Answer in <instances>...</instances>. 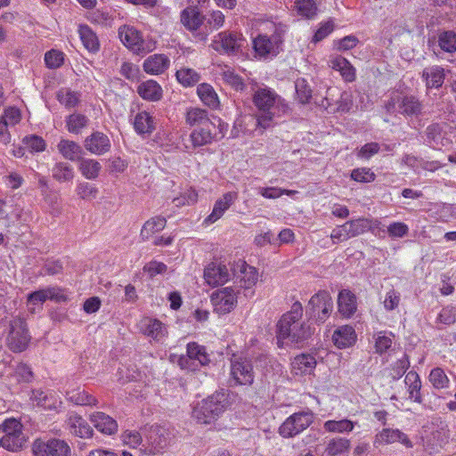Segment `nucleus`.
I'll use <instances>...</instances> for the list:
<instances>
[{
    "instance_id": "1",
    "label": "nucleus",
    "mask_w": 456,
    "mask_h": 456,
    "mask_svg": "<svg viewBox=\"0 0 456 456\" xmlns=\"http://www.w3.org/2000/svg\"><path fill=\"white\" fill-rule=\"evenodd\" d=\"M228 125L217 117H213V121L199 126L190 134L191 145L186 146L189 151L198 147L208 145L215 141L222 139L227 132Z\"/></svg>"
},
{
    "instance_id": "39",
    "label": "nucleus",
    "mask_w": 456,
    "mask_h": 456,
    "mask_svg": "<svg viewBox=\"0 0 456 456\" xmlns=\"http://www.w3.org/2000/svg\"><path fill=\"white\" fill-rule=\"evenodd\" d=\"M404 383L407 387L409 399L412 400L413 402L420 403L421 381L419 374L415 371H409L405 376Z\"/></svg>"
},
{
    "instance_id": "26",
    "label": "nucleus",
    "mask_w": 456,
    "mask_h": 456,
    "mask_svg": "<svg viewBox=\"0 0 456 456\" xmlns=\"http://www.w3.org/2000/svg\"><path fill=\"white\" fill-rule=\"evenodd\" d=\"M329 66L338 71L346 82H353L356 78V70L354 67L346 58L338 55L331 57L329 61Z\"/></svg>"
},
{
    "instance_id": "33",
    "label": "nucleus",
    "mask_w": 456,
    "mask_h": 456,
    "mask_svg": "<svg viewBox=\"0 0 456 456\" xmlns=\"http://www.w3.org/2000/svg\"><path fill=\"white\" fill-rule=\"evenodd\" d=\"M197 94L201 102L212 110L220 107V100L214 87L208 83H201L197 87Z\"/></svg>"
},
{
    "instance_id": "9",
    "label": "nucleus",
    "mask_w": 456,
    "mask_h": 456,
    "mask_svg": "<svg viewBox=\"0 0 456 456\" xmlns=\"http://www.w3.org/2000/svg\"><path fill=\"white\" fill-rule=\"evenodd\" d=\"M303 315V306L299 301H295L289 313H287V324L289 319L293 323L299 321ZM312 330L306 323L294 324L287 327V338L291 342L300 343L310 338Z\"/></svg>"
},
{
    "instance_id": "35",
    "label": "nucleus",
    "mask_w": 456,
    "mask_h": 456,
    "mask_svg": "<svg viewBox=\"0 0 456 456\" xmlns=\"http://www.w3.org/2000/svg\"><path fill=\"white\" fill-rule=\"evenodd\" d=\"M67 423L70 433L78 437L89 438L93 435V429L91 427L81 416L77 414H71L69 417Z\"/></svg>"
},
{
    "instance_id": "10",
    "label": "nucleus",
    "mask_w": 456,
    "mask_h": 456,
    "mask_svg": "<svg viewBox=\"0 0 456 456\" xmlns=\"http://www.w3.org/2000/svg\"><path fill=\"white\" fill-rule=\"evenodd\" d=\"M254 381L253 367L249 361L242 358H234L231 363L230 382L234 386L251 385Z\"/></svg>"
},
{
    "instance_id": "12",
    "label": "nucleus",
    "mask_w": 456,
    "mask_h": 456,
    "mask_svg": "<svg viewBox=\"0 0 456 456\" xmlns=\"http://www.w3.org/2000/svg\"><path fill=\"white\" fill-rule=\"evenodd\" d=\"M211 302L216 313L225 314L230 313L237 304V296L233 289L224 288L211 295Z\"/></svg>"
},
{
    "instance_id": "44",
    "label": "nucleus",
    "mask_w": 456,
    "mask_h": 456,
    "mask_svg": "<svg viewBox=\"0 0 456 456\" xmlns=\"http://www.w3.org/2000/svg\"><path fill=\"white\" fill-rule=\"evenodd\" d=\"M354 422L348 419L339 420L330 419L324 422L323 428L329 433H349L354 428Z\"/></svg>"
},
{
    "instance_id": "23",
    "label": "nucleus",
    "mask_w": 456,
    "mask_h": 456,
    "mask_svg": "<svg viewBox=\"0 0 456 456\" xmlns=\"http://www.w3.org/2000/svg\"><path fill=\"white\" fill-rule=\"evenodd\" d=\"M170 65L169 58L161 53H155L149 56L143 61V70L151 76H157L164 73Z\"/></svg>"
},
{
    "instance_id": "11",
    "label": "nucleus",
    "mask_w": 456,
    "mask_h": 456,
    "mask_svg": "<svg viewBox=\"0 0 456 456\" xmlns=\"http://www.w3.org/2000/svg\"><path fill=\"white\" fill-rule=\"evenodd\" d=\"M311 314L320 322H324L333 309L332 299L327 291L321 290L309 300Z\"/></svg>"
},
{
    "instance_id": "62",
    "label": "nucleus",
    "mask_w": 456,
    "mask_h": 456,
    "mask_svg": "<svg viewBox=\"0 0 456 456\" xmlns=\"http://www.w3.org/2000/svg\"><path fill=\"white\" fill-rule=\"evenodd\" d=\"M63 53L57 50H50L45 54V62L49 69H57L63 63Z\"/></svg>"
},
{
    "instance_id": "28",
    "label": "nucleus",
    "mask_w": 456,
    "mask_h": 456,
    "mask_svg": "<svg viewBox=\"0 0 456 456\" xmlns=\"http://www.w3.org/2000/svg\"><path fill=\"white\" fill-rule=\"evenodd\" d=\"M90 420L94 428L102 434L112 435L118 430L117 421L104 412L97 411L91 414Z\"/></svg>"
},
{
    "instance_id": "53",
    "label": "nucleus",
    "mask_w": 456,
    "mask_h": 456,
    "mask_svg": "<svg viewBox=\"0 0 456 456\" xmlns=\"http://www.w3.org/2000/svg\"><path fill=\"white\" fill-rule=\"evenodd\" d=\"M187 354L191 359L199 361L201 365H206L209 362V358L205 347L195 342L187 345Z\"/></svg>"
},
{
    "instance_id": "7",
    "label": "nucleus",
    "mask_w": 456,
    "mask_h": 456,
    "mask_svg": "<svg viewBox=\"0 0 456 456\" xmlns=\"http://www.w3.org/2000/svg\"><path fill=\"white\" fill-rule=\"evenodd\" d=\"M385 106L387 112L398 113L405 118L418 117L423 110L422 102L417 96L404 94L393 95Z\"/></svg>"
},
{
    "instance_id": "42",
    "label": "nucleus",
    "mask_w": 456,
    "mask_h": 456,
    "mask_svg": "<svg viewBox=\"0 0 456 456\" xmlns=\"http://www.w3.org/2000/svg\"><path fill=\"white\" fill-rule=\"evenodd\" d=\"M79 37L84 46L92 53H95L99 50V40L95 33L86 25L79 26Z\"/></svg>"
},
{
    "instance_id": "47",
    "label": "nucleus",
    "mask_w": 456,
    "mask_h": 456,
    "mask_svg": "<svg viewBox=\"0 0 456 456\" xmlns=\"http://www.w3.org/2000/svg\"><path fill=\"white\" fill-rule=\"evenodd\" d=\"M58 150L65 159L69 160H76L81 153V147L78 144L64 139L58 143Z\"/></svg>"
},
{
    "instance_id": "60",
    "label": "nucleus",
    "mask_w": 456,
    "mask_h": 456,
    "mask_svg": "<svg viewBox=\"0 0 456 456\" xmlns=\"http://www.w3.org/2000/svg\"><path fill=\"white\" fill-rule=\"evenodd\" d=\"M51 456H70V448L69 444L59 439L48 441Z\"/></svg>"
},
{
    "instance_id": "24",
    "label": "nucleus",
    "mask_w": 456,
    "mask_h": 456,
    "mask_svg": "<svg viewBox=\"0 0 456 456\" xmlns=\"http://www.w3.org/2000/svg\"><path fill=\"white\" fill-rule=\"evenodd\" d=\"M356 333L354 329L350 325H343L338 327L332 335V341L338 348H347L354 345L356 342Z\"/></svg>"
},
{
    "instance_id": "8",
    "label": "nucleus",
    "mask_w": 456,
    "mask_h": 456,
    "mask_svg": "<svg viewBox=\"0 0 456 456\" xmlns=\"http://www.w3.org/2000/svg\"><path fill=\"white\" fill-rule=\"evenodd\" d=\"M2 428L4 436L0 440V445L11 452L21 450L26 443L22 424L15 419H9L2 424Z\"/></svg>"
},
{
    "instance_id": "41",
    "label": "nucleus",
    "mask_w": 456,
    "mask_h": 456,
    "mask_svg": "<svg viewBox=\"0 0 456 456\" xmlns=\"http://www.w3.org/2000/svg\"><path fill=\"white\" fill-rule=\"evenodd\" d=\"M428 144L434 148L446 145L448 140L444 138L442 126L439 124H431L426 128Z\"/></svg>"
},
{
    "instance_id": "61",
    "label": "nucleus",
    "mask_w": 456,
    "mask_h": 456,
    "mask_svg": "<svg viewBox=\"0 0 456 456\" xmlns=\"http://www.w3.org/2000/svg\"><path fill=\"white\" fill-rule=\"evenodd\" d=\"M387 232L390 238L401 239L409 233V227L403 222H394L387 226Z\"/></svg>"
},
{
    "instance_id": "2",
    "label": "nucleus",
    "mask_w": 456,
    "mask_h": 456,
    "mask_svg": "<svg viewBox=\"0 0 456 456\" xmlns=\"http://www.w3.org/2000/svg\"><path fill=\"white\" fill-rule=\"evenodd\" d=\"M4 333L5 346L12 353H21L28 348L31 336L24 318L12 317L8 322Z\"/></svg>"
},
{
    "instance_id": "36",
    "label": "nucleus",
    "mask_w": 456,
    "mask_h": 456,
    "mask_svg": "<svg viewBox=\"0 0 456 456\" xmlns=\"http://www.w3.org/2000/svg\"><path fill=\"white\" fill-rule=\"evenodd\" d=\"M351 442L346 437H333L330 439L325 447L328 456H343L349 452Z\"/></svg>"
},
{
    "instance_id": "34",
    "label": "nucleus",
    "mask_w": 456,
    "mask_h": 456,
    "mask_svg": "<svg viewBox=\"0 0 456 456\" xmlns=\"http://www.w3.org/2000/svg\"><path fill=\"white\" fill-rule=\"evenodd\" d=\"M338 306L339 313L344 317H351L357 308L355 296L347 289L341 290L338 297Z\"/></svg>"
},
{
    "instance_id": "30",
    "label": "nucleus",
    "mask_w": 456,
    "mask_h": 456,
    "mask_svg": "<svg viewBox=\"0 0 456 456\" xmlns=\"http://www.w3.org/2000/svg\"><path fill=\"white\" fill-rule=\"evenodd\" d=\"M167 219L162 216H154L144 222L140 232V237L142 240H148L153 238L157 233L165 229Z\"/></svg>"
},
{
    "instance_id": "19",
    "label": "nucleus",
    "mask_w": 456,
    "mask_h": 456,
    "mask_svg": "<svg viewBox=\"0 0 456 456\" xmlns=\"http://www.w3.org/2000/svg\"><path fill=\"white\" fill-rule=\"evenodd\" d=\"M232 274L240 282L242 283L246 289H248L256 284L258 280V273L256 269L246 264V262L240 258L237 262V267L232 269Z\"/></svg>"
},
{
    "instance_id": "4",
    "label": "nucleus",
    "mask_w": 456,
    "mask_h": 456,
    "mask_svg": "<svg viewBox=\"0 0 456 456\" xmlns=\"http://www.w3.org/2000/svg\"><path fill=\"white\" fill-rule=\"evenodd\" d=\"M248 46L247 39L240 31L225 30L216 34L212 40L211 47L228 55L242 53Z\"/></svg>"
},
{
    "instance_id": "18",
    "label": "nucleus",
    "mask_w": 456,
    "mask_h": 456,
    "mask_svg": "<svg viewBox=\"0 0 456 456\" xmlns=\"http://www.w3.org/2000/svg\"><path fill=\"white\" fill-rule=\"evenodd\" d=\"M225 15L217 9H212L204 14V32L198 33L200 40L206 41L209 33L218 30L224 26Z\"/></svg>"
},
{
    "instance_id": "49",
    "label": "nucleus",
    "mask_w": 456,
    "mask_h": 456,
    "mask_svg": "<svg viewBox=\"0 0 456 456\" xmlns=\"http://www.w3.org/2000/svg\"><path fill=\"white\" fill-rule=\"evenodd\" d=\"M428 380L436 389L447 388L450 385V379L446 373L443 369L438 367L430 371Z\"/></svg>"
},
{
    "instance_id": "29",
    "label": "nucleus",
    "mask_w": 456,
    "mask_h": 456,
    "mask_svg": "<svg viewBox=\"0 0 456 456\" xmlns=\"http://www.w3.org/2000/svg\"><path fill=\"white\" fill-rule=\"evenodd\" d=\"M279 40L270 39L266 36L259 35L253 40L255 52L260 57L274 56L277 53Z\"/></svg>"
},
{
    "instance_id": "6",
    "label": "nucleus",
    "mask_w": 456,
    "mask_h": 456,
    "mask_svg": "<svg viewBox=\"0 0 456 456\" xmlns=\"http://www.w3.org/2000/svg\"><path fill=\"white\" fill-rule=\"evenodd\" d=\"M278 95L274 90L267 87H259L253 94V102L262 114L257 118V125L263 128H267L272 125L273 113L272 109L274 107Z\"/></svg>"
},
{
    "instance_id": "54",
    "label": "nucleus",
    "mask_w": 456,
    "mask_h": 456,
    "mask_svg": "<svg viewBox=\"0 0 456 456\" xmlns=\"http://www.w3.org/2000/svg\"><path fill=\"white\" fill-rule=\"evenodd\" d=\"M53 176L57 181L64 183L73 179L74 171L67 163H57L53 168Z\"/></svg>"
},
{
    "instance_id": "22",
    "label": "nucleus",
    "mask_w": 456,
    "mask_h": 456,
    "mask_svg": "<svg viewBox=\"0 0 456 456\" xmlns=\"http://www.w3.org/2000/svg\"><path fill=\"white\" fill-rule=\"evenodd\" d=\"M20 120V112L17 108L9 107L0 115V142L6 144L11 141V135L7 130L8 126H13Z\"/></svg>"
},
{
    "instance_id": "52",
    "label": "nucleus",
    "mask_w": 456,
    "mask_h": 456,
    "mask_svg": "<svg viewBox=\"0 0 456 456\" xmlns=\"http://www.w3.org/2000/svg\"><path fill=\"white\" fill-rule=\"evenodd\" d=\"M198 192L193 188L184 189L179 196L174 198L173 202L176 207L194 205L198 201Z\"/></svg>"
},
{
    "instance_id": "51",
    "label": "nucleus",
    "mask_w": 456,
    "mask_h": 456,
    "mask_svg": "<svg viewBox=\"0 0 456 456\" xmlns=\"http://www.w3.org/2000/svg\"><path fill=\"white\" fill-rule=\"evenodd\" d=\"M438 45L444 52H456V33L452 30L441 32L438 36Z\"/></svg>"
},
{
    "instance_id": "43",
    "label": "nucleus",
    "mask_w": 456,
    "mask_h": 456,
    "mask_svg": "<svg viewBox=\"0 0 456 456\" xmlns=\"http://www.w3.org/2000/svg\"><path fill=\"white\" fill-rule=\"evenodd\" d=\"M372 340L374 342L376 353L381 354L387 352L392 346L394 342V335L392 332L387 330L378 331L372 335Z\"/></svg>"
},
{
    "instance_id": "45",
    "label": "nucleus",
    "mask_w": 456,
    "mask_h": 456,
    "mask_svg": "<svg viewBox=\"0 0 456 456\" xmlns=\"http://www.w3.org/2000/svg\"><path fill=\"white\" fill-rule=\"evenodd\" d=\"M78 169L85 178L94 180L99 176L102 166L95 159H84L80 160Z\"/></svg>"
},
{
    "instance_id": "64",
    "label": "nucleus",
    "mask_w": 456,
    "mask_h": 456,
    "mask_svg": "<svg viewBox=\"0 0 456 456\" xmlns=\"http://www.w3.org/2000/svg\"><path fill=\"white\" fill-rule=\"evenodd\" d=\"M57 99L62 105L68 108L76 106L78 102L77 95L69 89H61L57 93Z\"/></svg>"
},
{
    "instance_id": "3",
    "label": "nucleus",
    "mask_w": 456,
    "mask_h": 456,
    "mask_svg": "<svg viewBox=\"0 0 456 456\" xmlns=\"http://www.w3.org/2000/svg\"><path fill=\"white\" fill-rule=\"evenodd\" d=\"M118 37L122 44L136 54H146L157 48V41L152 37L143 38L141 32L131 25L121 26Z\"/></svg>"
},
{
    "instance_id": "15",
    "label": "nucleus",
    "mask_w": 456,
    "mask_h": 456,
    "mask_svg": "<svg viewBox=\"0 0 456 456\" xmlns=\"http://www.w3.org/2000/svg\"><path fill=\"white\" fill-rule=\"evenodd\" d=\"M181 24L190 32L196 35L201 33L200 28L204 25V14L197 6H188L180 12Z\"/></svg>"
},
{
    "instance_id": "17",
    "label": "nucleus",
    "mask_w": 456,
    "mask_h": 456,
    "mask_svg": "<svg viewBox=\"0 0 456 456\" xmlns=\"http://www.w3.org/2000/svg\"><path fill=\"white\" fill-rule=\"evenodd\" d=\"M140 331L151 338L153 340L159 342L167 336V329L159 320L143 317L139 322Z\"/></svg>"
},
{
    "instance_id": "31",
    "label": "nucleus",
    "mask_w": 456,
    "mask_h": 456,
    "mask_svg": "<svg viewBox=\"0 0 456 456\" xmlns=\"http://www.w3.org/2000/svg\"><path fill=\"white\" fill-rule=\"evenodd\" d=\"M422 78L428 89L439 88L444 82V69L437 65L427 67L422 71Z\"/></svg>"
},
{
    "instance_id": "14",
    "label": "nucleus",
    "mask_w": 456,
    "mask_h": 456,
    "mask_svg": "<svg viewBox=\"0 0 456 456\" xmlns=\"http://www.w3.org/2000/svg\"><path fill=\"white\" fill-rule=\"evenodd\" d=\"M395 442L401 443L407 448L412 447V443L408 438L407 435L403 433L397 428H383L378 432L373 440V445L379 447L394 444Z\"/></svg>"
},
{
    "instance_id": "55",
    "label": "nucleus",
    "mask_w": 456,
    "mask_h": 456,
    "mask_svg": "<svg viewBox=\"0 0 456 456\" xmlns=\"http://www.w3.org/2000/svg\"><path fill=\"white\" fill-rule=\"evenodd\" d=\"M77 196L84 200H93L98 195V188L86 182H80L76 188Z\"/></svg>"
},
{
    "instance_id": "46",
    "label": "nucleus",
    "mask_w": 456,
    "mask_h": 456,
    "mask_svg": "<svg viewBox=\"0 0 456 456\" xmlns=\"http://www.w3.org/2000/svg\"><path fill=\"white\" fill-rule=\"evenodd\" d=\"M177 81L184 87H191L200 80V75L193 69L181 68L175 73Z\"/></svg>"
},
{
    "instance_id": "5",
    "label": "nucleus",
    "mask_w": 456,
    "mask_h": 456,
    "mask_svg": "<svg viewBox=\"0 0 456 456\" xmlns=\"http://www.w3.org/2000/svg\"><path fill=\"white\" fill-rule=\"evenodd\" d=\"M225 398L224 394H215L202 400L192 411L193 418L201 424H210L224 411Z\"/></svg>"
},
{
    "instance_id": "40",
    "label": "nucleus",
    "mask_w": 456,
    "mask_h": 456,
    "mask_svg": "<svg viewBox=\"0 0 456 456\" xmlns=\"http://www.w3.org/2000/svg\"><path fill=\"white\" fill-rule=\"evenodd\" d=\"M67 399L77 404L82 406H95L98 403L97 399L81 388L72 389L67 392Z\"/></svg>"
},
{
    "instance_id": "13",
    "label": "nucleus",
    "mask_w": 456,
    "mask_h": 456,
    "mask_svg": "<svg viewBox=\"0 0 456 456\" xmlns=\"http://www.w3.org/2000/svg\"><path fill=\"white\" fill-rule=\"evenodd\" d=\"M238 199L236 191H227L218 198L214 205L211 213L204 219V224L209 225L221 219L224 213L234 204Z\"/></svg>"
},
{
    "instance_id": "21",
    "label": "nucleus",
    "mask_w": 456,
    "mask_h": 456,
    "mask_svg": "<svg viewBox=\"0 0 456 456\" xmlns=\"http://www.w3.org/2000/svg\"><path fill=\"white\" fill-rule=\"evenodd\" d=\"M313 422V415L308 411L292 414L287 419V436H292L301 433Z\"/></svg>"
},
{
    "instance_id": "32",
    "label": "nucleus",
    "mask_w": 456,
    "mask_h": 456,
    "mask_svg": "<svg viewBox=\"0 0 456 456\" xmlns=\"http://www.w3.org/2000/svg\"><path fill=\"white\" fill-rule=\"evenodd\" d=\"M137 93L143 100L158 102L162 98L163 90L157 81L149 79L138 85Z\"/></svg>"
},
{
    "instance_id": "20",
    "label": "nucleus",
    "mask_w": 456,
    "mask_h": 456,
    "mask_svg": "<svg viewBox=\"0 0 456 456\" xmlns=\"http://www.w3.org/2000/svg\"><path fill=\"white\" fill-rule=\"evenodd\" d=\"M316 359L313 354H298L291 362V373L296 376L310 375L316 368Z\"/></svg>"
},
{
    "instance_id": "25",
    "label": "nucleus",
    "mask_w": 456,
    "mask_h": 456,
    "mask_svg": "<svg viewBox=\"0 0 456 456\" xmlns=\"http://www.w3.org/2000/svg\"><path fill=\"white\" fill-rule=\"evenodd\" d=\"M46 299L61 302L65 301L66 297L63 295L60 288L50 287L29 294L28 297V303L33 305H36L37 303L42 304Z\"/></svg>"
},
{
    "instance_id": "58",
    "label": "nucleus",
    "mask_w": 456,
    "mask_h": 456,
    "mask_svg": "<svg viewBox=\"0 0 456 456\" xmlns=\"http://www.w3.org/2000/svg\"><path fill=\"white\" fill-rule=\"evenodd\" d=\"M296 8L298 14L307 19L314 18L317 12V6L314 0H297Z\"/></svg>"
},
{
    "instance_id": "59",
    "label": "nucleus",
    "mask_w": 456,
    "mask_h": 456,
    "mask_svg": "<svg viewBox=\"0 0 456 456\" xmlns=\"http://www.w3.org/2000/svg\"><path fill=\"white\" fill-rule=\"evenodd\" d=\"M66 122L69 132L78 134L87 125V118L81 114H72Z\"/></svg>"
},
{
    "instance_id": "48",
    "label": "nucleus",
    "mask_w": 456,
    "mask_h": 456,
    "mask_svg": "<svg viewBox=\"0 0 456 456\" xmlns=\"http://www.w3.org/2000/svg\"><path fill=\"white\" fill-rule=\"evenodd\" d=\"M296 99L301 104H306L312 99V89L307 81L298 77L295 81Z\"/></svg>"
},
{
    "instance_id": "16",
    "label": "nucleus",
    "mask_w": 456,
    "mask_h": 456,
    "mask_svg": "<svg viewBox=\"0 0 456 456\" xmlns=\"http://www.w3.org/2000/svg\"><path fill=\"white\" fill-rule=\"evenodd\" d=\"M204 278L208 284L216 287L227 282L231 278V272L226 265L212 262L205 268Z\"/></svg>"
},
{
    "instance_id": "57",
    "label": "nucleus",
    "mask_w": 456,
    "mask_h": 456,
    "mask_svg": "<svg viewBox=\"0 0 456 456\" xmlns=\"http://www.w3.org/2000/svg\"><path fill=\"white\" fill-rule=\"evenodd\" d=\"M337 97H338V90L337 88H328L325 97H322L320 101L315 98V104L330 112H335L334 107Z\"/></svg>"
},
{
    "instance_id": "27",
    "label": "nucleus",
    "mask_w": 456,
    "mask_h": 456,
    "mask_svg": "<svg viewBox=\"0 0 456 456\" xmlns=\"http://www.w3.org/2000/svg\"><path fill=\"white\" fill-rule=\"evenodd\" d=\"M86 149L93 154L102 155L109 151L110 142L107 135L102 133L96 132L85 141Z\"/></svg>"
},
{
    "instance_id": "56",
    "label": "nucleus",
    "mask_w": 456,
    "mask_h": 456,
    "mask_svg": "<svg viewBox=\"0 0 456 456\" xmlns=\"http://www.w3.org/2000/svg\"><path fill=\"white\" fill-rule=\"evenodd\" d=\"M347 227V232H349L350 237L358 236L366 231H368L370 227V222L365 218H358L355 220H351L346 223V228Z\"/></svg>"
},
{
    "instance_id": "63",
    "label": "nucleus",
    "mask_w": 456,
    "mask_h": 456,
    "mask_svg": "<svg viewBox=\"0 0 456 456\" xmlns=\"http://www.w3.org/2000/svg\"><path fill=\"white\" fill-rule=\"evenodd\" d=\"M351 178L359 183H370L375 180L376 175L370 168L362 167L354 169Z\"/></svg>"
},
{
    "instance_id": "38",
    "label": "nucleus",
    "mask_w": 456,
    "mask_h": 456,
    "mask_svg": "<svg viewBox=\"0 0 456 456\" xmlns=\"http://www.w3.org/2000/svg\"><path fill=\"white\" fill-rule=\"evenodd\" d=\"M134 128L140 134H151L155 129L153 117L144 110L138 112L134 119Z\"/></svg>"
},
{
    "instance_id": "37",
    "label": "nucleus",
    "mask_w": 456,
    "mask_h": 456,
    "mask_svg": "<svg viewBox=\"0 0 456 456\" xmlns=\"http://www.w3.org/2000/svg\"><path fill=\"white\" fill-rule=\"evenodd\" d=\"M184 118L186 124L190 126H201L206 125L207 122L213 121V118L210 119L208 118L207 110L199 107L188 108L185 111Z\"/></svg>"
},
{
    "instance_id": "50",
    "label": "nucleus",
    "mask_w": 456,
    "mask_h": 456,
    "mask_svg": "<svg viewBox=\"0 0 456 456\" xmlns=\"http://www.w3.org/2000/svg\"><path fill=\"white\" fill-rule=\"evenodd\" d=\"M221 76L223 80L237 91L243 90L245 85L243 79L234 73L233 69L225 66L222 69Z\"/></svg>"
}]
</instances>
